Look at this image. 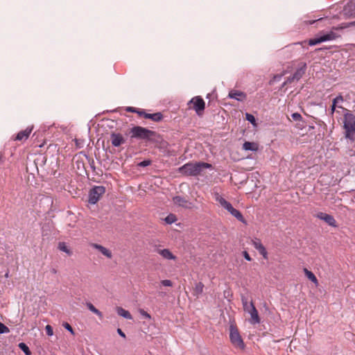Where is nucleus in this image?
Wrapping results in <instances>:
<instances>
[{"label":"nucleus","mask_w":355,"mask_h":355,"mask_svg":"<svg viewBox=\"0 0 355 355\" xmlns=\"http://www.w3.org/2000/svg\"><path fill=\"white\" fill-rule=\"evenodd\" d=\"M141 116L144 117L145 119H151L152 121L155 122H159L163 119V115L161 112L148 114L146 113L144 110H143Z\"/></svg>","instance_id":"obj_17"},{"label":"nucleus","mask_w":355,"mask_h":355,"mask_svg":"<svg viewBox=\"0 0 355 355\" xmlns=\"http://www.w3.org/2000/svg\"><path fill=\"white\" fill-rule=\"evenodd\" d=\"M204 284L202 282H198L196 284L193 289L194 295L198 296L203 292Z\"/></svg>","instance_id":"obj_28"},{"label":"nucleus","mask_w":355,"mask_h":355,"mask_svg":"<svg viewBox=\"0 0 355 355\" xmlns=\"http://www.w3.org/2000/svg\"><path fill=\"white\" fill-rule=\"evenodd\" d=\"M160 284L164 286H173V282L169 279L162 280Z\"/></svg>","instance_id":"obj_35"},{"label":"nucleus","mask_w":355,"mask_h":355,"mask_svg":"<svg viewBox=\"0 0 355 355\" xmlns=\"http://www.w3.org/2000/svg\"><path fill=\"white\" fill-rule=\"evenodd\" d=\"M118 334L123 338H125V334L123 332V331L121 329H117Z\"/></svg>","instance_id":"obj_44"},{"label":"nucleus","mask_w":355,"mask_h":355,"mask_svg":"<svg viewBox=\"0 0 355 355\" xmlns=\"http://www.w3.org/2000/svg\"><path fill=\"white\" fill-rule=\"evenodd\" d=\"M230 338L232 345L238 349H244L245 344L240 335L239 329L234 323H231L230 326Z\"/></svg>","instance_id":"obj_5"},{"label":"nucleus","mask_w":355,"mask_h":355,"mask_svg":"<svg viewBox=\"0 0 355 355\" xmlns=\"http://www.w3.org/2000/svg\"><path fill=\"white\" fill-rule=\"evenodd\" d=\"M252 244L254 248L257 250L260 254L263 256L265 259H268V252L261 241L259 239H254L252 240Z\"/></svg>","instance_id":"obj_12"},{"label":"nucleus","mask_w":355,"mask_h":355,"mask_svg":"<svg viewBox=\"0 0 355 355\" xmlns=\"http://www.w3.org/2000/svg\"><path fill=\"white\" fill-rule=\"evenodd\" d=\"M304 43H306V41H304V42H300L299 44H302H302H304Z\"/></svg>","instance_id":"obj_47"},{"label":"nucleus","mask_w":355,"mask_h":355,"mask_svg":"<svg viewBox=\"0 0 355 355\" xmlns=\"http://www.w3.org/2000/svg\"><path fill=\"white\" fill-rule=\"evenodd\" d=\"M63 327L66 329H67L69 331H70L71 334L74 335V331H73V328L71 327V326L69 323L64 322L63 324Z\"/></svg>","instance_id":"obj_38"},{"label":"nucleus","mask_w":355,"mask_h":355,"mask_svg":"<svg viewBox=\"0 0 355 355\" xmlns=\"http://www.w3.org/2000/svg\"><path fill=\"white\" fill-rule=\"evenodd\" d=\"M89 245L92 248L96 249L98 251H99L103 255H104L107 259L112 258V251L106 248L105 247H104L100 244L94 243H90Z\"/></svg>","instance_id":"obj_14"},{"label":"nucleus","mask_w":355,"mask_h":355,"mask_svg":"<svg viewBox=\"0 0 355 355\" xmlns=\"http://www.w3.org/2000/svg\"><path fill=\"white\" fill-rule=\"evenodd\" d=\"M337 37H338L337 34L333 31H331L329 33L321 35L319 37L309 40V44L310 46H313V45L320 44L321 42H323L335 40Z\"/></svg>","instance_id":"obj_8"},{"label":"nucleus","mask_w":355,"mask_h":355,"mask_svg":"<svg viewBox=\"0 0 355 355\" xmlns=\"http://www.w3.org/2000/svg\"><path fill=\"white\" fill-rule=\"evenodd\" d=\"M228 96L239 101H243L246 98V94L239 90H231L229 92Z\"/></svg>","instance_id":"obj_18"},{"label":"nucleus","mask_w":355,"mask_h":355,"mask_svg":"<svg viewBox=\"0 0 355 355\" xmlns=\"http://www.w3.org/2000/svg\"><path fill=\"white\" fill-rule=\"evenodd\" d=\"M294 81H296L295 80H292V76L290 77H288L287 79L282 84V87H284L285 85L290 84Z\"/></svg>","instance_id":"obj_41"},{"label":"nucleus","mask_w":355,"mask_h":355,"mask_svg":"<svg viewBox=\"0 0 355 355\" xmlns=\"http://www.w3.org/2000/svg\"><path fill=\"white\" fill-rule=\"evenodd\" d=\"M212 168L211 164L201 162H190L178 168V172L187 176H198L202 175V171L207 168Z\"/></svg>","instance_id":"obj_1"},{"label":"nucleus","mask_w":355,"mask_h":355,"mask_svg":"<svg viewBox=\"0 0 355 355\" xmlns=\"http://www.w3.org/2000/svg\"><path fill=\"white\" fill-rule=\"evenodd\" d=\"M291 116L295 121H300L302 119L301 114L297 112L292 114Z\"/></svg>","instance_id":"obj_40"},{"label":"nucleus","mask_w":355,"mask_h":355,"mask_svg":"<svg viewBox=\"0 0 355 355\" xmlns=\"http://www.w3.org/2000/svg\"><path fill=\"white\" fill-rule=\"evenodd\" d=\"M131 138L144 140H152L157 134L156 132L141 126H134L130 130Z\"/></svg>","instance_id":"obj_3"},{"label":"nucleus","mask_w":355,"mask_h":355,"mask_svg":"<svg viewBox=\"0 0 355 355\" xmlns=\"http://www.w3.org/2000/svg\"><path fill=\"white\" fill-rule=\"evenodd\" d=\"M155 252L167 260H175L176 259V257L168 249H161L157 248L155 250Z\"/></svg>","instance_id":"obj_16"},{"label":"nucleus","mask_w":355,"mask_h":355,"mask_svg":"<svg viewBox=\"0 0 355 355\" xmlns=\"http://www.w3.org/2000/svg\"><path fill=\"white\" fill-rule=\"evenodd\" d=\"M139 313L143 315L144 318H147V319H150L151 317H150V315L149 313H148L146 311H144V309H139Z\"/></svg>","instance_id":"obj_39"},{"label":"nucleus","mask_w":355,"mask_h":355,"mask_svg":"<svg viewBox=\"0 0 355 355\" xmlns=\"http://www.w3.org/2000/svg\"><path fill=\"white\" fill-rule=\"evenodd\" d=\"M353 26H355V21L347 24L345 26H340V27H336V28H334L336 30H338V29H342L343 28H347V27Z\"/></svg>","instance_id":"obj_42"},{"label":"nucleus","mask_w":355,"mask_h":355,"mask_svg":"<svg viewBox=\"0 0 355 355\" xmlns=\"http://www.w3.org/2000/svg\"><path fill=\"white\" fill-rule=\"evenodd\" d=\"M322 18H320L318 19H316V20H313V21H305L306 24H313L314 22L315 21H322Z\"/></svg>","instance_id":"obj_45"},{"label":"nucleus","mask_w":355,"mask_h":355,"mask_svg":"<svg viewBox=\"0 0 355 355\" xmlns=\"http://www.w3.org/2000/svg\"><path fill=\"white\" fill-rule=\"evenodd\" d=\"M336 106H334V104L332 103V105H331V114H334V111L336 110Z\"/></svg>","instance_id":"obj_46"},{"label":"nucleus","mask_w":355,"mask_h":355,"mask_svg":"<svg viewBox=\"0 0 355 355\" xmlns=\"http://www.w3.org/2000/svg\"><path fill=\"white\" fill-rule=\"evenodd\" d=\"M242 254H243V255L244 258H245L246 260H248V261H249L252 260V259H251L250 256L249 255V254H248V252L247 251H243V252H242Z\"/></svg>","instance_id":"obj_43"},{"label":"nucleus","mask_w":355,"mask_h":355,"mask_svg":"<svg viewBox=\"0 0 355 355\" xmlns=\"http://www.w3.org/2000/svg\"><path fill=\"white\" fill-rule=\"evenodd\" d=\"M343 97L342 96H337L336 98H335L334 100H333V103L334 104V106H337V104L338 103H340V102H343Z\"/></svg>","instance_id":"obj_37"},{"label":"nucleus","mask_w":355,"mask_h":355,"mask_svg":"<svg viewBox=\"0 0 355 355\" xmlns=\"http://www.w3.org/2000/svg\"><path fill=\"white\" fill-rule=\"evenodd\" d=\"M315 216L317 218L324 221L327 224H328L329 225H330L331 227H338L336 220H335L334 216L330 214H326L324 212H318L315 215Z\"/></svg>","instance_id":"obj_9"},{"label":"nucleus","mask_w":355,"mask_h":355,"mask_svg":"<svg viewBox=\"0 0 355 355\" xmlns=\"http://www.w3.org/2000/svg\"><path fill=\"white\" fill-rule=\"evenodd\" d=\"M87 306L89 311L97 315L99 317V318L101 319L103 318L102 313L98 309H97L92 303H87Z\"/></svg>","instance_id":"obj_27"},{"label":"nucleus","mask_w":355,"mask_h":355,"mask_svg":"<svg viewBox=\"0 0 355 355\" xmlns=\"http://www.w3.org/2000/svg\"><path fill=\"white\" fill-rule=\"evenodd\" d=\"M243 309L244 311L249 312L252 307H254V304L252 301L249 302L247 297L245 295H241V297Z\"/></svg>","instance_id":"obj_21"},{"label":"nucleus","mask_w":355,"mask_h":355,"mask_svg":"<svg viewBox=\"0 0 355 355\" xmlns=\"http://www.w3.org/2000/svg\"><path fill=\"white\" fill-rule=\"evenodd\" d=\"M243 148L245 150L257 151L259 148L258 144L254 142L245 141L243 144Z\"/></svg>","instance_id":"obj_23"},{"label":"nucleus","mask_w":355,"mask_h":355,"mask_svg":"<svg viewBox=\"0 0 355 355\" xmlns=\"http://www.w3.org/2000/svg\"><path fill=\"white\" fill-rule=\"evenodd\" d=\"M58 248L60 251L65 252L68 255H71L72 254L71 250L69 248V247L64 242H60L58 243Z\"/></svg>","instance_id":"obj_26"},{"label":"nucleus","mask_w":355,"mask_h":355,"mask_svg":"<svg viewBox=\"0 0 355 355\" xmlns=\"http://www.w3.org/2000/svg\"><path fill=\"white\" fill-rule=\"evenodd\" d=\"M164 220L168 224H172L177 220V217L175 214H170L165 218Z\"/></svg>","instance_id":"obj_29"},{"label":"nucleus","mask_w":355,"mask_h":355,"mask_svg":"<svg viewBox=\"0 0 355 355\" xmlns=\"http://www.w3.org/2000/svg\"><path fill=\"white\" fill-rule=\"evenodd\" d=\"M105 188L103 186H96L92 189L89 193V202L96 204L105 193Z\"/></svg>","instance_id":"obj_7"},{"label":"nucleus","mask_w":355,"mask_h":355,"mask_svg":"<svg viewBox=\"0 0 355 355\" xmlns=\"http://www.w3.org/2000/svg\"><path fill=\"white\" fill-rule=\"evenodd\" d=\"M32 130H33V128H27L26 130L19 132L17 133V135H16L15 140H17V141L26 140L28 138Z\"/></svg>","instance_id":"obj_19"},{"label":"nucleus","mask_w":355,"mask_h":355,"mask_svg":"<svg viewBox=\"0 0 355 355\" xmlns=\"http://www.w3.org/2000/svg\"><path fill=\"white\" fill-rule=\"evenodd\" d=\"M245 119L247 121H248L249 122H250L253 125H254V126L257 125L256 119L252 114L246 113L245 114Z\"/></svg>","instance_id":"obj_32"},{"label":"nucleus","mask_w":355,"mask_h":355,"mask_svg":"<svg viewBox=\"0 0 355 355\" xmlns=\"http://www.w3.org/2000/svg\"><path fill=\"white\" fill-rule=\"evenodd\" d=\"M19 349H21L26 355H31V352L28 347L24 343H20L18 345Z\"/></svg>","instance_id":"obj_30"},{"label":"nucleus","mask_w":355,"mask_h":355,"mask_svg":"<svg viewBox=\"0 0 355 355\" xmlns=\"http://www.w3.org/2000/svg\"><path fill=\"white\" fill-rule=\"evenodd\" d=\"M10 329L4 324L0 322V334L8 333Z\"/></svg>","instance_id":"obj_33"},{"label":"nucleus","mask_w":355,"mask_h":355,"mask_svg":"<svg viewBox=\"0 0 355 355\" xmlns=\"http://www.w3.org/2000/svg\"><path fill=\"white\" fill-rule=\"evenodd\" d=\"M305 71L306 64H304V65L302 67L297 69V71L292 76V80H295L296 81H298L305 73Z\"/></svg>","instance_id":"obj_22"},{"label":"nucleus","mask_w":355,"mask_h":355,"mask_svg":"<svg viewBox=\"0 0 355 355\" xmlns=\"http://www.w3.org/2000/svg\"><path fill=\"white\" fill-rule=\"evenodd\" d=\"M344 129L345 137L351 140L355 139V116L347 113L344 116Z\"/></svg>","instance_id":"obj_4"},{"label":"nucleus","mask_w":355,"mask_h":355,"mask_svg":"<svg viewBox=\"0 0 355 355\" xmlns=\"http://www.w3.org/2000/svg\"><path fill=\"white\" fill-rule=\"evenodd\" d=\"M252 244L254 248L257 250L260 254L263 256L265 259H268V252L261 241L259 239H254L252 240Z\"/></svg>","instance_id":"obj_13"},{"label":"nucleus","mask_w":355,"mask_h":355,"mask_svg":"<svg viewBox=\"0 0 355 355\" xmlns=\"http://www.w3.org/2000/svg\"><path fill=\"white\" fill-rule=\"evenodd\" d=\"M116 311L119 315H121L126 319H129V320L132 319V317L130 313L128 311L125 310L122 307H117Z\"/></svg>","instance_id":"obj_25"},{"label":"nucleus","mask_w":355,"mask_h":355,"mask_svg":"<svg viewBox=\"0 0 355 355\" xmlns=\"http://www.w3.org/2000/svg\"><path fill=\"white\" fill-rule=\"evenodd\" d=\"M151 160L150 159H146V160H144L141 162H139L137 166H140V167H145V166H148L149 165L151 164Z\"/></svg>","instance_id":"obj_34"},{"label":"nucleus","mask_w":355,"mask_h":355,"mask_svg":"<svg viewBox=\"0 0 355 355\" xmlns=\"http://www.w3.org/2000/svg\"><path fill=\"white\" fill-rule=\"evenodd\" d=\"M125 110L129 112H135L137 113L139 116H141L143 110L137 109L133 107H127Z\"/></svg>","instance_id":"obj_31"},{"label":"nucleus","mask_w":355,"mask_h":355,"mask_svg":"<svg viewBox=\"0 0 355 355\" xmlns=\"http://www.w3.org/2000/svg\"><path fill=\"white\" fill-rule=\"evenodd\" d=\"M304 272L305 276L311 281L315 286L318 285V281L316 278L315 275L310 270H309L307 268H304Z\"/></svg>","instance_id":"obj_24"},{"label":"nucleus","mask_w":355,"mask_h":355,"mask_svg":"<svg viewBox=\"0 0 355 355\" xmlns=\"http://www.w3.org/2000/svg\"><path fill=\"white\" fill-rule=\"evenodd\" d=\"M252 244L254 248L257 250L260 254L263 256L265 259H268V252L261 241L259 239H254L252 240Z\"/></svg>","instance_id":"obj_11"},{"label":"nucleus","mask_w":355,"mask_h":355,"mask_svg":"<svg viewBox=\"0 0 355 355\" xmlns=\"http://www.w3.org/2000/svg\"><path fill=\"white\" fill-rule=\"evenodd\" d=\"M250 315V322L252 324H259L260 322V318L259 316L258 311L256 307H252L251 310L248 312Z\"/></svg>","instance_id":"obj_20"},{"label":"nucleus","mask_w":355,"mask_h":355,"mask_svg":"<svg viewBox=\"0 0 355 355\" xmlns=\"http://www.w3.org/2000/svg\"><path fill=\"white\" fill-rule=\"evenodd\" d=\"M173 202L175 205L182 207L185 209H191L193 204L184 197L177 196L173 198Z\"/></svg>","instance_id":"obj_10"},{"label":"nucleus","mask_w":355,"mask_h":355,"mask_svg":"<svg viewBox=\"0 0 355 355\" xmlns=\"http://www.w3.org/2000/svg\"><path fill=\"white\" fill-rule=\"evenodd\" d=\"M111 141L112 146L115 147L120 146L121 144H124L125 140L123 136L120 133H112L111 136Z\"/></svg>","instance_id":"obj_15"},{"label":"nucleus","mask_w":355,"mask_h":355,"mask_svg":"<svg viewBox=\"0 0 355 355\" xmlns=\"http://www.w3.org/2000/svg\"><path fill=\"white\" fill-rule=\"evenodd\" d=\"M190 108L196 111L198 116H201L205 108V103L202 97L197 96L192 98L188 103Z\"/></svg>","instance_id":"obj_6"},{"label":"nucleus","mask_w":355,"mask_h":355,"mask_svg":"<svg viewBox=\"0 0 355 355\" xmlns=\"http://www.w3.org/2000/svg\"><path fill=\"white\" fill-rule=\"evenodd\" d=\"M46 333L48 336H52L53 334V328L51 325L47 324L45 327Z\"/></svg>","instance_id":"obj_36"},{"label":"nucleus","mask_w":355,"mask_h":355,"mask_svg":"<svg viewBox=\"0 0 355 355\" xmlns=\"http://www.w3.org/2000/svg\"><path fill=\"white\" fill-rule=\"evenodd\" d=\"M212 196L214 200L225 209H226L230 214H231L233 216H234L238 220L245 223V220L241 214V213L234 209L230 202L227 201L225 198H223L218 192L214 189L212 192Z\"/></svg>","instance_id":"obj_2"}]
</instances>
